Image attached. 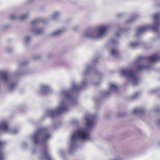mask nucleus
<instances>
[{
	"mask_svg": "<svg viewBox=\"0 0 160 160\" xmlns=\"http://www.w3.org/2000/svg\"><path fill=\"white\" fill-rule=\"evenodd\" d=\"M110 28V25H102L96 28L95 30L97 32V34H95L94 31H86L83 33V36L92 39H100L105 36Z\"/></svg>",
	"mask_w": 160,
	"mask_h": 160,
	"instance_id": "nucleus-1",
	"label": "nucleus"
},
{
	"mask_svg": "<svg viewBox=\"0 0 160 160\" xmlns=\"http://www.w3.org/2000/svg\"><path fill=\"white\" fill-rule=\"evenodd\" d=\"M50 137V134L46 128H41L38 129L33 136L34 143L37 144L41 141H45Z\"/></svg>",
	"mask_w": 160,
	"mask_h": 160,
	"instance_id": "nucleus-2",
	"label": "nucleus"
},
{
	"mask_svg": "<svg viewBox=\"0 0 160 160\" xmlns=\"http://www.w3.org/2000/svg\"><path fill=\"white\" fill-rule=\"evenodd\" d=\"M159 18H160V14L157 13L154 14L153 16V19L154 20L153 25L152 26H144L138 28L136 31V36H138L142 32L149 28H152L155 31H156L159 26V24L158 22V20Z\"/></svg>",
	"mask_w": 160,
	"mask_h": 160,
	"instance_id": "nucleus-3",
	"label": "nucleus"
},
{
	"mask_svg": "<svg viewBox=\"0 0 160 160\" xmlns=\"http://www.w3.org/2000/svg\"><path fill=\"white\" fill-rule=\"evenodd\" d=\"M89 138V135L87 131L85 130H78L72 135V139L74 140L77 139L83 140L88 139Z\"/></svg>",
	"mask_w": 160,
	"mask_h": 160,
	"instance_id": "nucleus-4",
	"label": "nucleus"
},
{
	"mask_svg": "<svg viewBox=\"0 0 160 160\" xmlns=\"http://www.w3.org/2000/svg\"><path fill=\"white\" fill-rule=\"evenodd\" d=\"M121 74L123 76L128 77L132 80H138L139 79L138 75L131 69H122Z\"/></svg>",
	"mask_w": 160,
	"mask_h": 160,
	"instance_id": "nucleus-5",
	"label": "nucleus"
},
{
	"mask_svg": "<svg viewBox=\"0 0 160 160\" xmlns=\"http://www.w3.org/2000/svg\"><path fill=\"white\" fill-rule=\"evenodd\" d=\"M109 44L112 47L111 48L110 53L111 55L115 58L118 57L119 53L116 47L118 41L116 39H112L109 41Z\"/></svg>",
	"mask_w": 160,
	"mask_h": 160,
	"instance_id": "nucleus-6",
	"label": "nucleus"
},
{
	"mask_svg": "<svg viewBox=\"0 0 160 160\" xmlns=\"http://www.w3.org/2000/svg\"><path fill=\"white\" fill-rule=\"evenodd\" d=\"M40 20L39 19H37L32 21L31 22V30L36 34H39L43 32V29L41 28H38L37 26V24Z\"/></svg>",
	"mask_w": 160,
	"mask_h": 160,
	"instance_id": "nucleus-7",
	"label": "nucleus"
},
{
	"mask_svg": "<svg viewBox=\"0 0 160 160\" xmlns=\"http://www.w3.org/2000/svg\"><path fill=\"white\" fill-rule=\"evenodd\" d=\"M144 59L142 57H139L137 61V63L138 65L137 67V69L139 70H141L145 69H149L151 65L150 64H148L147 65L144 64Z\"/></svg>",
	"mask_w": 160,
	"mask_h": 160,
	"instance_id": "nucleus-8",
	"label": "nucleus"
},
{
	"mask_svg": "<svg viewBox=\"0 0 160 160\" xmlns=\"http://www.w3.org/2000/svg\"><path fill=\"white\" fill-rule=\"evenodd\" d=\"M67 109V107L66 105L62 104L55 110L51 111L50 115L51 116L53 117L55 115L58 114L61 112H64Z\"/></svg>",
	"mask_w": 160,
	"mask_h": 160,
	"instance_id": "nucleus-9",
	"label": "nucleus"
},
{
	"mask_svg": "<svg viewBox=\"0 0 160 160\" xmlns=\"http://www.w3.org/2000/svg\"><path fill=\"white\" fill-rule=\"evenodd\" d=\"M94 68L93 65H87L86 66V70L83 71L81 75L82 77L83 78H86L91 71H92Z\"/></svg>",
	"mask_w": 160,
	"mask_h": 160,
	"instance_id": "nucleus-10",
	"label": "nucleus"
},
{
	"mask_svg": "<svg viewBox=\"0 0 160 160\" xmlns=\"http://www.w3.org/2000/svg\"><path fill=\"white\" fill-rule=\"evenodd\" d=\"M12 76L5 71L0 70V78L2 80H8L11 78Z\"/></svg>",
	"mask_w": 160,
	"mask_h": 160,
	"instance_id": "nucleus-11",
	"label": "nucleus"
},
{
	"mask_svg": "<svg viewBox=\"0 0 160 160\" xmlns=\"http://www.w3.org/2000/svg\"><path fill=\"white\" fill-rule=\"evenodd\" d=\"M64 30L65 29L63 28L51 32L50 35L52 37L57 36L62 33Z\"/></svg>",
	"mask_w": 160,
	"mask_h": 160,
	"instance_id": "nucleus-12",
	"label": "nucleus"
},
{
	"mask_svg": "<svg viewBox=\"0 0 160 160\" xmlns=\"http://www.w3.org/2000/svg\"><path fill=\"white\" fill-rule=\"evenodd\" d=\"M2 130L4 132H7L9 130L7 123L6 122H2L0 123V130Z\"/></svg>",
	"mask_w": 160,
	"mask_h": 160,
	"instance_id": "nucleus-13",
	"label": "nucleus"
},
{
	"mask_svg": "<svg viewBox=\"0 0 160 160\" xmlns=\"http://www.w3.org/2000/svg\"><path fill=\"white\" fill-rule=\"evenodd\" d=\"M160 60V55H154L149 57V61L151 62H154Z\"/></svg>",
	"mask_w": 160,
	"mask_h": 160,
	"instance_id": "nucleus-14",
	"label": "nucleus"
},
{
	"mask_svg": "<svg viewBox=\"0 0 160 160\" xmlns=\"http://www.w3.org/2000/svg\"><path fill=\"white\" fill-rule=\"evenodd\" d=\"M42 152L45 159L46 160H51V158L48 154L47 148L46 147L42 149Z\"/></svg>",
	"mask_w": 160,
	"mask_h": 160,
	"instance_id": "nucleus-15",
	"label": "nucleus"
},
{
	"mask_svg": "<svg viewBox=\"0 0 160 160\" xmlns=\"http://www.w3.org/2000/svg\"><path fill=\"white\" fill-rule=\"evenodd\" d=\"M61 13L59 11H56L53 12L50 15V18L51 19L55 20L58 19L59 16Z\"/></svg>",
	"mask_w": 160,
	"mask_h": 160,
	"instance_id": "nucleus-16",
	"label": "nucleus"
},
{
	"mask_svg": "<svg viewBox=\"0 0 160 160\" xmlns=\"http://www.w3.org/2000/svg\"><path fill=\"white\" fill-rule=\"evenodd\" d=\"M87 126L88 127L92 126L94 124V118H86Z\"/></svg>",
	"mask_w": 160,
	"mask_h": 160,
	"instance_id": "nucleus-17",
	"label": "nucleus"
},
{
	"mask_svg": "<svg viewBox=\"0 0 160 160\" xmlns=\"http://www.w3.org/2000/svg\"><path fill=\"white\" fill-rule=\"evenodd\" d=\"M137 17L138 15H135L131 19L127 20L125 21V23L127 24L130 23L134 21Z\"/></svg>",
	"mask_w": 160,
	"mask_h": 160,
	"instance_id": "nucleus-18",
	"label": "nucleus"
},
{
	"mask_svg": "<svg viewBox=\"0 0 160 160\" xmlns=\"http://www.w3.org/2000/svg\"><path fill=\"white\" fill-rule=\"evenodd\" d=\"M29 15L28 12H26L22 14L21 16L19 17V20H23L28 18Z\"/></svg>",
	"mask_w": 160,
	"mask_h": 160,
	"instance_id": "nucleus-19",
	"label": "nucleus"
},
{
	"mask_svg": "<svg viewBox=\"0 0 160 160\" xmlns=\"http://www.w3.org/2000/svg\"><path fill=\"white\" fill-rule=\"evenodd\" d=\"M81 87L76 84H73L72 86V89L73 90L78 91L80 89Z\"/></svg>",
	"mask_w": 160,
	"mask_h": 160,
	"instance_id": "nucleus-20",
	"label": "nucleus"
},
{
	"mask_svg": "<svg viewBox=\"0 0 160 160\" xmlns=\"http://www.w3.org/2000/svg\"><path fill=\"white\" fill-rule=\"evenodd\" d=\"M139 43L137 42H132L129 44V46L132 48H135L137 47Z\"/></svg>",
	"mask_w": 160,
	"mask_h": 160,
	"instance_id": "nucleus-21",
	"label": "nucleus"
},
{
	"mask_svg": "<svg viewBox=\"0 0 160 160\" xmlns=\"http://www.w3.org/2000/svg\"><path fill=\"white\" fill-rule=\"evenodd\" d=\"M10 19L12 20H15L16 19H19V17L16 15L12 14L9 17Z\"/></svg>",
	"mask_w": 160,
	"mask_h": 160,
	"instance_id": "nucleus-22",
	"label": "nucleus"
},
{
	"mask_svg": "<svg viewBox=\"0 0 160 160\" xmlns=\"http://www.w3.org/2000/svg\"><path fill=\"white\" fill-rule=\"evenodd\" d=\"M110 88L111 89L115 91H117L118 89V88L117 86L114 84H111Z\"/></svg>",
	"mask_w": 160,
	"mask_h": 160,
	"instance_id": "nucleus-23",
	"label": "nucleus"
},
{
	"mask_svg": "<svg viewBox=\"0 0 160 160\" xmlns=\"http://www.w3.org/2000/svg\"><path fill=\"white\" fill-rule=\"evenodd\" d=\"M30 40V37L29 36H26L24 38V41L26 44L28 43L29 42Z\"/></svg>",
	"mask_w": 160,
	"mask_h": 160,
	"instance_id": "nucleus-24",
	"label": "nucleus"
},
{
	"mask_svg": "<svg viewBox=\"0 0 160 160\" xmlns=\"http://www.w3.org/2000/svg\"><path fill=\"white\" fill-rule=\"evenodd\" d=\"M42 90L45 91H47L49 89V87L45 85H42L41 87Z\"/></svg>",
	"mask_w": 160,
	"mask_h": 160,
	"instance_id": "nucleus-25",
	"label": "nucleus"
},
{
	"mask_svg": "<svg viewBox=\"0 0 160 160\" xmlns=\"http://www.w3.org/2000/svg\"><path fill=\"white\" fill-rule=\"evenodd\" d=\"M142 110L140 108H137L135 109L133 111V113L134 114H136L138 113H140L142 112Z\"/></svg>",
	"mask_w": 160,
	"mask_h": 160,
	"instance_id": "nucleus-26",
	"label": "nucleus"
},
{
	"mask_svg": "<svg viewBox=\"0 0 160 160\" xmlns=\"http://www.w3.org/2000/svg\"><path fill=\"white\" fill-rule=\"evenodd\" d=\"M28 63V62L27 61H24L22 62L19 63V65L21 66L22 65H24L27 64Z\"/></svg>",
	"mask_w": 160,
	"mask_h": 160,
	"instance_id": "nucleus-27",
	"label": "nucleus"
},
{
	"mask_svg": "<svg viewBox=\"0 0 160 160\" xmlns=\"http://www.w3.org/2000/svg\"><path fill=\"white\" fill-rule=\"evenodd\" d=\"M65 96L66 97H70L71 96L70 93L69 92H65L64 93Z\"/></svg>",
	"mask_w": 160,
	"mask_h": 160,
	"instance_id": "nucleus-28",
	"label": "nucleus"
},
{
	"mask_svg": "<svg viewBox=\"0 0 160 160\" xmlns=\"http://www.w3.org/2000/svg\"><path fill=\"white\" fill-rule=\"evenodd\" d=\"M4 144V143L0 141V148H2Z\"/></svg>",
	"mask_w": 160,
	"mask_h": 160,
	"instance_id": "nucleus-29",
	"label": "nucleus"
},
{
	"mask_svg": "<svg viewBox=\"0 0 160 160\" xmlns=\"http://www.w3.org/2000/svg\"><path fill=\"white\" fill-rule=\"evenodd\" d=\"M16 86V84L15 83L12 84L10 86V88H12Z\"/></svg>",
	"mask_w": 160,
	"mask_h": 160,
	"instance_id": "nucleus-30",
	"label": "nucleus"
},
{
	"mask_svg": "<svg viewBox=\"0 0 160 160\" xmlns=\"http://www.w3.org/2000/svg\"><path fill=\"white\" fill-rule=\"evenodd\" d=\"M12 51V49L11 48H8L6 49V51L8 52H10Z\"/></svg>",
	"mask_w": 160,
	"mask_h": 160,
	"instance_id": "nucleus-31",
	"label": "nucleus"
},
{
	"mask_svg": "<svg viewBox=\"0 0 160 160\" xmlns=\"http://www.w3.org/2000/svg\"><path fill=\"white\" fill-rule=\"evenodd\" d=\"M3 158L2 153L1 152H0V160H3Z\"/></svg>",
	"mask_w": 160,
	"mask_h": 160,
	"instance_id": "nucleus-32",
	"label": "nucleus"
},
{
	"mask_svg": "<svg viewBox=\"0 0 160 160\" xmlns=\"http://www.w3.org/2000/svg\"><path fill=\"white\" fill-rule=\"evenodd\" d=\"M97 75L99 77H101L102 76V74L99 72L97 73Z\"/></svg>",
	"mask_w": 160,
	"mask_h": 160,
	"instance_id": "nucleus-33",
	"label": "nucleus"
},
{
	"mask_svg": "<svg viewBox=\"0 0 160 160\" xmlns=\"http://www.w3.org/2000/svg\"><path fill=\"white\" fill-rule=\"evenodd\" d=\"M110 91H108L106 92L105 94V95L107 96V95H109L110 93Z\"/></svg>",
	"mask_w": 160,
	"mask_h": 160,
	"instance_id": "nucleus-34",
	"label": "nucleus"
},
{
	"mask_svg": "<svg viewBox=\"0 0 160 160\" xmlns=\"http://www.w3.org/2000/svg\"><path fill=\"white\" fill-rule=\"evenodd\" d=\"M120 35V33L119 32H117L116 34V36L117 37H118Z\"/></svg>",
	"mask_w": 160,
	"mask_h": 160,
	"instance_id": "nucleus-35",
	"label": "nucleus"
},
{
	"mask_svg": "<svg viewBox=\"0 0 160 160\" xmlns=\"http://www.w3.org/2000/svg\"><path fill=\"white\" fill-rule=\"evenodd\" d=\"M20 73L18 71H17V72H16L15 73V75L17 76V74H18L19 73Z\"/></svg>",
	"mask_w": 160,
	"mask_h": 160,
	"instance_id": "nucleus-36",
	"label": "nucleus"
},
{
	"mask_svg": "<svg viewBox=\"0 0 160 160\" xmlns=\"http://www.w3.org/2000/svg\"><path fill=\"white\" fill-rule=\"evenodd\" d=\"M133 81V83H135L136 82H137V81H135V80H134V81Z\"/></svg>",
	"mask_w": 160,
	"mask_h": 160,
	"instance_id": "nucleus-37",
	"label": "nucleus"
},
{
	"mask_svg": "<svg viewBox=\"0 0 160 160\" xmlns=\"http://www.w3.org/2000/svg\"><path fill=\"white\" fill-rule=\"evenodd\" d=\"M136 94L138 95V93H137Z\"/></svg>",
	"mask_w": 160,
	"mask_h": 160,
	"instance_id": "nucleus-38",
	"label": "nucleus"
},
{
	"mask_svg": "<svg viewBox=\"0 0 160 160\" xmlns=\"http://www.w3.org/2000/svg\"><path fill=\"white\" fill-rule=\"evenodd\" d=\"M17 132V131H15V132Z\"/></svg>",
	"mask_w": 160,
	"mask_h": 160,
	"instance_id": "nucleus-39",
	"label": "nucleus"
},
{
	"mask_svg": "<svg viewBox=\"0 0 160 160\" xmlns=\"http://www.w3.org/2000/svg\"><path fill=\"white\" fill-rule=\"evenodd\" d=\"M74 29H76L75 28H74Z\"/></svg>",
	"mask_w": 160,
	"mask_h": 160,
	"instance_id": "nucleus-40",
	"label": "nucleus"
}]
</instances>
